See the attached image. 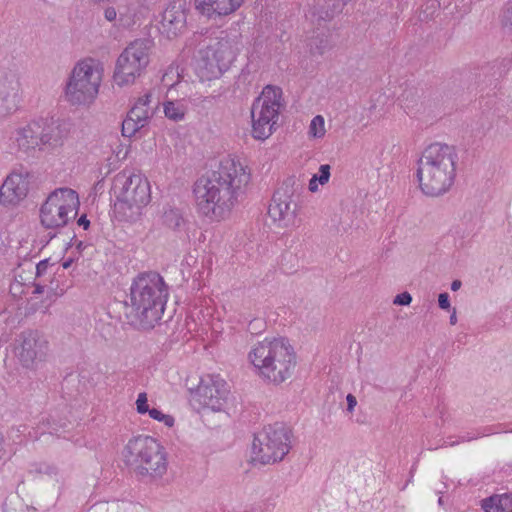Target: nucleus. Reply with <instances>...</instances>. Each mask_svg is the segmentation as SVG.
I'll return each mask as SVG.
<instances>
[{
    "mask_svg": "<svg viewBox=\"0 0 512 512\" xmlns=\"http://www.w3.org/2000/svg\"><path fill=\"white\" fill-rule=\"evenodd\" d=\"M37 472L40 474H46L48 476L57 475V468L47 463L39 464Z\"/></svg>",
    "mask_w": 512,
    "mask_h": 512,
    "instance_id": "obj_33",
    "label": "nucleus"
},
{
    "mask_svg": "<svg viewBox=\"0 0 512 512\" xmlns=\"http://www.w3.org/2000/svg\"><path fill=\"white\" fill-rule=\"evenodd\" d=\"M186 10L181 3L170 4L163 12L160 31L168 38H174L186 27Z\"/></svg>",
    "mask_w": 512,
    "mask_h": 512,
    "instance_id": "obj_19",
    "label": "nucleus"
},
{
    "mask_svg": "<svg viewBox=\"0 0 512 512\" xmlns=\"http://www.w3.org/2000/svg\"><path fill=\"white\" fill-rule=\"evenodd\" d=\"M104 16H105L106 20L112 22L116 19L117 12L114 7H107L104 11Z\"/></svg>",
    "mask_w": 512,
    "mask_h": 512,
    "instance_id": "obj_37",
    "label": "nucleus"
},
{
    "mask_svg": "<svg viewBox=\"0 0 512 512\" xmlns=\"http://www.w3.org/2000/svg\"><path fill=\"white\" fill-rule=\"evenodd\" d=\"M291 448L290 431L276 422L264 427L255 435L252 444L253 460L261 464H271L283 460Z\"/></svg>",
    "mask_w": 512,
    "mask_h": 512,
    "instance_id": "obj_12",
    "label": "nucleus"
},
{
    "mask_svg": "<svg viewBox=\"0 0 512 512\" xmlns=\"http://www.w3.org/2000/svg\"><path fill=\"white\" fill-rule=\"evenodd\" d=\"M6 455L5 449V438L3 433L0 431V460L3 459Z\"/></svg>",
    "mask_w": 512,
    "mask_h": 512,
    "instance_id": "obj_40",
    "label": "nucleus"
},
{
    "mask_svg": "<svg viewBox=\"0 0 512 512\" xmlns=\"http://www.w3.org/2000/svg\"><path fill=\"white\" fill-rule=\"evenodd\" d=\"M458 442H448V441H445L444 442V446L447 447V446H454L455 444H457Z\"/></svg>",
    "mask_w": 512,
    "mask_h": 512,
    "instance_id": "obj_46",
    "label": "nucleus"
},
{
    "mask_svg": "<svg viewBox=\"0 0 512 512\" xmlns=\"http://www.w3.org/2000/svg\"><path fill=\"white\" fill-rule=\"evenodd\" d=\"M461 285H462V282L460 280H454L452 283H451V290L452 291H457L461 288Z\"/></svg>",
    "mask_w": 512,
    "mask_h": 512,
    "instance_id": "obj_43",
    "label": "nucleus"
},
{
    "mask_svg": "<svg viewBox=\"0 0 512 512\" xmlns=\"http://www.w3.org/2000/svg\"><path fill=\"white\" fill-rule=\"evenodd\" d=\"M49 263H48V260H42L40 261L37 265H36V275L37 276H40L42 275L47 267H48Z\"/></svg>",
    "mask_w": 512,
    "mask_h": 512,
    "instance_id": "obj_39",
    "label": "nucleus"
},
{
    "mask_svg": "<svg viewBox=\"0 0 512 512\" xmlns=\"http://www.w3.org/2000/svg\"><path fill=\"white\" fill-rule=\"evenodd\" d=\"M61 144L60 129L52 121L39 118L17 126L9 136V148L20 156Z\"/></svg>",
    "mask_w": 512,
    "mask_h": 512,
    "instance_id": "obj_8",
    "label": "nucleus"
},
{
    "mask_svg": "<svg viewBox=\"0 0 512 512\" xmlns=\"http://www.w3.org/2000/svg\"><path fill=\"white\" fill-rule=\"evenodd\" d=\"M449 321H450L451 325H455L457 323V315H456L455 309L453 310L452 314L450 315Z\"/></svg>",
    "mask_w": 512,
    "mask_h": 512,
    "instance_id": "obj_44",
    "label": "nucleus"
},
{
    "mask_svg": "<svg viewBox=\"0 0 512 512\" xmlns=\"http://www.w3.org/2000/svg\"><path fill=\"white\" fill-rule=\"evenodd\" d=\"M251 180L250 170L240 160L222 159L216 170L207 172L194 185L199 211L212 220L224 219L243 198Z\"/></svg>",
    "mask_w": 512,
    "mask_h": 512,
    "instance_id": "obj_1",
    "label": "nucleus"
},
{
    "mask_svg": "<svg viewBox=\"0 0 512 512\" xmlns=\"http://www.w3.org/2000/svg\"><path fill=\"white\" fill-rule=\"evenodd\" d=\"M317 174L313 175V177L310 179L309 181V190L311 192H316L317 189H318V185H317Z\"/></svg>",
    "mask_w": 512,
    "mask_h": 512,
    "instance_id": "obj_41",
    "label": "nucleus"
},
{
    "mask_svg": "<svg viewBox=\"0 0 512 512\" xmlns=\"http://www.w3.org/2000/svg\"><path fill=\"white\" fill-rule=\"evenodd\" d=\"M122 455L126 465L138 476L160 478L167 471L165 449L153 437L138 435L131 438Z\"/></svg>",
    "mask_w": 512,
    "mask_h": 512,
    "instance_id": "obj_6",
    "label": "nucleus"
},
{
    "mask_svg": "<svg viewBox=\"0 0 512 512\" xmlns=\"http://www.w3.org/2000/svg\"><path fill=\"white\" fill-rule=\"evenodd\" d=\"M248 359L259 377L275 385L288 380L297 363L294 349L285 338H266L256 343Z\"/></svg>",
    "mask_w": 512,
    "mask_h": 512,
    "instance_id": "obj_4",
    "label": "nucleus"
},
{
    "mask_svg": "<svg viewBox=\"0 0 512 512\" xmlns=\"http://www.w3.org/2000/svg\"><path fill=\"white\" fill-rule=\"evenodd\" d=\"M282 90L266 86L251 107L252 136L257 140L269 138L275 131L279 116Z\"/></svg>",
    "mask_w": 512,
    "mask_h": 512,
    "instance_id": "obj_10",
    "label": "nucleus"
},
{
    "mask_svg": "<svg viewBox=\"0 0 512 512\" xmlns=\"http://www.w3.org/2000/svg\"><path fill=\"white\" fill-rule=\"evenodd\" d=\"M242 48L241 35L221 31L218 37L204 39L195 54V70L202 81L219 79Z\"/></svg>",
    "mask_w": 512,
    "mask_h": 512,
    "instance_id": "obj_5",
    "label": "nucleus"
},
{
    "mask_svg": "<svg viewBox=\"0 0 512 512\" xmlns=\"http://www.w3.org/2000/svg\"><path fill=\"white\" fill-rule=\"evenodd\" d=\"M330 178V166L328 164H323L319 168V175H317V180L321 185L326 184Z\"/></svg>",
    "mask_w": 512,
    "mask_h": 512,
    "instance_id": "obj_32",
    "label": "nucleus"
},
{
    "mask_svg": "<svg viewBox=\"0 0 512 512\" xmlns=\"http://www.w3.org/2000/svg\"><path fill=\"white\" fill-rule=\"evenodd\" d=\"M458 155L455 147L433 143L426 147L417 162L421 191L431 197L446 193L454 184Z\"/></svg>",
    "mask_w": 512,
    "mask_h": 512,
    "instance_id": "obj_3",
    "label": "nucleus"
},
{
    "mask_svg": "<svg viewBox=\"0 0 512 512\" xmlns=\"http://www.w3.org/2000/svg\"><path fill=\"white\" fill-rule=\"evenodd\" d=\"M165 116L173 121H180L186 114V106L180 101H167L164 103Z\"/></svg>",
    "mask_w": 512,
    "mask_h": 512,
    "instance_id": "obj_23",
    "label": "nucleus"
},
{
    "mask_svg": "<svg viewBox=\"0 0 512 512\" xmlns=\"http://www.w3.org/2000/svg\"><path fill=\"white\" fill-rule=\"evenodd\" d=\"M112 191L116 197L115 212L125 221L136 220L151 200L149 181L141 174L118 173L113 179Z\"/></svg>",
    "mask_w": 512,
    "mask_h": 512,
    "instance_id": "obj_7",
    "label": "nucleus"
},
{
    "mask_svg": "<svg viewBox=\"0 0 512 512\" xmlns=\"http://www.w3.org/2000/svg\"><path fill=\"white\" fill-rule=\"evenodd\" d=\"M82 246H83V242H82V241H80V242L77 244V248H78V249H81V248H82Z\"/></svg>",
    "mask_w": 512,
    "mask_h": 512,
    "instance_id": "obj_49",
    "label": "nucleus"
},
{
    "mask_svg": "<svg viewBox=\"0 0 512 512\" xmlns=\"http://www.w3.org/2000/svg\"><path fill=\"white\" fill-rule=\"evenodd\" d=\"M102 63L88 57L73 67L64 89L66 100L72 105H89L94 102L102 82Z\"/></svg>",
    "mask_w": 512,
    "mask_h": 512,
    "instance_id": "obj_9",
    "label": "nucleus"
},
{
    "mask_svg": "<svg viewBox=\"0 0 512 512\" xmlns=\"http://www.w3.org/2000/svg\"><path fill=\"white\" fill-rule=\"evenodd\" d=\"M464 222L469 229V232H475L480 228V219L477 215L469 214L464 216Z\"/></svg>",
    "mask_w": 512,
    "mask_h": 512,
    "instance_id": "obj_29",
    "label": "nucleus"
},
{
    "mask_svg": "<svg viewBox=\"0 0 512 512\" xmlns=\"http://www.w3.org/2000/svg\"><path fill=\"white\" fill-rule=\"evenodd\" d=\"M229 394L227 382L219 375L203 377L195 391L194 398L203 407L212 411H222Z\"/></svg>",
    "mask_w": 512,
    "mask_h": 512,
    "instance_id": "obj_16",
    "label": "nucleus"
},
{
    "mask_svg": "<svg viewBox=\"0 0 512 512\" xmlns=\"http://www.w3.org/2000/svg\"><path fill=\"white\" fill-rule=\"evenodd\" d=\"M301 189L300 181L295 176H290L275 191L268 214L282 227H288L294 223Z\"/></svg>",
    "mask_w": 512,
    "mask_h": 512,
    "instance_id": "obj_14",
    "label": "nucleus"
},
{
    "mask_svg": "<svg viewBox=\"0 0 512 512\" xmlns=\"http://www.w3.org/2000/svg\"><path fill=\"white\" fill-rule=\"evenodd\" d=\"M495 65H497L498 68L501 70V74L506 73L512 65V59L508 57L497 59L495 61Z\"/></svg>",
    "mask_w": 512,
    "mask_h": 512,
    "instance_id": "obj_35",
    "label": "nucleus"
},
{
    "mask_svg": "<svg viewBox=\"0 0 512 512\" xmlns=\"http://www.w3.org/2000/svg\"><path fill=\"white\" fill-rule=\"evenodd\" d=\"M412 301V296L408 292H403L398 294L395 298L393 303L396 305H409Z\"/></svg>",
    "mask_w": 512,
    "mask_h": 512,
    "instance_id": "obj_34",
    "label": "nucleus"
},
{
    "mask_svg": "<svg viewBox=\"0 0 512 512\" xmlns=\"http://www.w3.org/2000/svg\"><path fill=\"white\" fill-rule=\"evenodd\" d=\"M44 292V287L42 285H36L35 286V290H34V293L36 294H41Z\"/></svg>",
    "mask_w": 512,
    "mask_h": 512,
    "instance_id": "obj_45",
    "label": "nucleus"
},
{
    "mask_svg": "<svg viewBox=\"0 0 512 512\" xmlns=\"http://www.w3.org/2000/svg\"><path fill=\"white\" fill-rule=\"evenodd\" d=\"M153 41L148 38L131 42L117 59L114 81L119 86L134 83L149 64Z\"/></svg>",
    "mask_w": 512,
    "mask_h": 512,
    "instance_id": "obj_13",
    "label": "nucleus"
},
{
    "mask_svg": "<svg viewBox=\"0 0 512 512\" xmlns=\"http://www.w3.org/2000/svg\"><path fill=\"white\" fill-rule=\"evenodd\" d=\"M438 503H439V505H442V504H443V499H442V497H440V498H439Z\"/></svg>",
    "mask_w": 512,
    "mask_h": 512,
    "instance_id": "obj_50",
    "label": "nucleus"
},
{
    "mask_svg": "<svg viewBox=\"0 0 512 512\" xmlns=\"http://www.w3.org/2000/svg\"><path fill=\"white\" fill-rule=\"evenodd\" d=\"M168 298V288L156 272L138 275L131 287L129 300L125 302L128 323L140 330L153 329L159 324Z\"/></svg>",
    "mask_w": 512,
    "mask_h": 512,
    "instance_id": "obj_2",
    "label": "nucleus"
},
{
    "mask_svg": "<svg viewBox=\"0 0 512 512\" xmlns=\"http://www.w3.org/2000/svg\"><path fill=\"white\" fill-rule=\"evenodd\" d=\"M150 103V95L145 94L144 96L140 97L135 105L130 109L127 115L130 116V118H133L134 120L138 121L140 123V126H145L149 120L150 113L148 104Z\"/></svg>",
    "mask_w": 512,
    "mask_h": 512,
    "instance_id": "obj_22",
    "label": "nucleus"
},
{
    "mask_svg": "<svg viewBox=\"0 0 512 512\" xmlns=\"http://www.w3.org/2000/svg\"><path fill=\"white\" fill-rule=\"evenodd\" d=\"M144 126H140V123L138 121L134 120L133 118H130L129 115L123 120L122 122V135L124 137H132L135 135L136 132H138L141 128Z\"/></svg>",
    "mask_w": 512,
    "mask_h": 512,
    "instance_id": "obj_26",
    "label": "nucleus"
},
{
    "mask_svg": "<svg viewBox=\"0 0 512 512\" xmlns=\"http://www.w3.org/2000/svg\"><path fill=\"white\" fill-rule=\"evenodd\" d=\"M147 413L152 419L163 422L167 427L174 425V418L171 415L164 414L156 408L149 409Z\"/></svg>",
    "mask_w": 512,
    "mask_h": 512,
    "instance_id": "obj_27",
    "label": "nucleus"
},
{
    "mask_svg": "<svg viewBox=\"0 0 512 512\" xmlns=\"http://www.w3.org/2000/svg\"><path fill=\"white\" fill-rule=\"evenodd\" d=\"M347 400V411L352 412L357 404L356 397L352 394H348L346 397Z\"/></svg>",
    "mask_w": 512,
    "mask_h": 512,
    "instance_id": "obj_38",
    "label": "nucleus"
},
{
    "mask_svg": "<svg viewBox=\"0 0 512 512\" xmlns=\"http://www.w3.org/2000/svg\"><path fill=\"white\" fill-rule=\"evenodd\" d=\"M20 81L16 71L0 69V118H3L18 107Z\"/></svg>",
    "mask_w": 512,
    "mask_h": 512,
    "instance_id": "obj_18",
    "label": "nucleus"
},
{
    "mask_svg": "<svg viewBox=\"0 0 512 512\" xmlns=\"http://www.w3.org/2000/svg\"><path fill=\"white\" fill-rule=\"evenodd\" d=\"M162 222L168 228L176 230L182 226L184 219L178 209L169 208L164 211Z\"/></svg>",
    "mask_w": 512,
    "mask_h": 512,
    "instance_id": "obj_24",
    "label": "nucleus"
},
{
    "mask_svg": "<svg viewBox=\"0 0 512 512\" xmlns=\"http://www.w3.org/2000/svg\"><path fill=\"white\" fill-rule=\"evenodd\" d=\"M200 14L210 19L227 16L238 10L246 0H194Z\"/></svg>",
    "mask_w": 512,
    "mask_h": 512,
    "instance_id": "obj_20",
    "label": "nucleus"
},
{
    "mask_svg": "<svg viewBox=\"0 0 512 512\" xmlns=\"http://www.w3.org/2000/svg\"><path fill=\"white\" fill-rule=\"evenodd\" d=\"M80 206L77 192L68 187L52 191L40 208V221L46 229L57 230L74 219Z\"/></svg>",
    "mask_w": 512,
    "mask_h": 512,
    "instance_id": "obj_11",
    "label": "nucleus"
},
{
    "mask_svg": "<svg viewBox=\"0 0 512 512\" xmlns=\"http://www.w3.org/2000/svg\"><path fill=\"white\" fill-rule=\"evenodd\" d=\"M70 264H71V261L64 262L63 267L68 268L70 266Z\"/></svg>",
    "mask_w": 512,
    "mask_h": 512,
    "instance_id": "obj_48",
    "label": "nucleus"
},
{
    "mask_svg": "<svg viewBox=\"0 0 512 512\" xmlns=\"http://www.w3.org/2000/svg\"><path fill=\"white\" fill-rule=\"evenodd\" d=\"M485 512H512V493L493 495L482 501Z\"/></svg>",
    "mask_w": 512,
    "mask_h": 512,
    "instance_id": "obj_21",
    "label": "nucleus"
},
{
    "mask_svg": "<svg viewBox=\"0 0 512 512\" xmlns=\"http://www.w3.org/2000/svg\"><path fill=\"white\" fill-rule=\"evenodd\" d=\"M472 439H473L472 437H465V436H463V437H461V442L470 441Z\"/></svg>",
    "mask_w": 512,
    "mask_h": 512,
    "instance_id": "obj_47",
    "label": "nucleus"
},
{
    "mask_svg": "<svg viewBox=\"0 0 512 512\" xmlns=\"http://www.w3.org/2000/svg\"><path fill=\"white\" fill-rule=\"evenodd\" d=\"M325 122L321 115L315 116L309 126V134L314 138H321L325 135Z\"/></svg>",
    "mask_w": 512,
    "mask_h": 512,
    "instance_id": "obj_25",
    "label": "nucleus"
},
{
    "mask_svg": "<svg viewBox=\"0 0 512 512\" xmlns=\"http://www.w3.org/2000/svg\"><path fill=\"white\" fill-rule=\"evenodd\" d=\"M136 409L139 414H145L149 411L150 408L148 405L147 394L145 392L138 395L136 400Z\"/></svg>",
    "mask_w": 512,
    "mask_h": 512,
    "instance_id": "obj_28",
    "label": "nucleus"
},
{
    "mask_svg": "<svg viewBox=\"0 0 512 512\" xmlns=\"http://www.w3.org/2000/svg\"><path fill=\"white\" fill-rule=\"evenodd\" d=\"M31 177V173L23 167L13 170L0 187V202L15 205L23 200L28 194Z\"/></svg>",
    "mask_w": 512,
    "mask_h": 512,
    "instance_id": "obj_17",
    "label": "nucleus"
},
{
    "mask_svg": "<svg viewBox=\"0 0 512 512\" xmlns=\"http://www.w3.org/2000/svg\"><path fill=\"white\" fill-rule=\"evenodd\" d=\"M77 224L79 226H82L85 230L88 229V227L90 226V221L87 219L86 215H82L78 221H77Z\"/></svg>",
    "mask_w": 512,
    "mask_h": 512,
    "instance_id": "obj_42",
    "label": "nucleus"
},
{
    "mask_svg": "<svg viewBox=\"0 0 512 512\" xmlns=\"http://www.w3.org/2000/svg\"><path fill=\"white\" fill-rule=\"evenodd\" d=\"M438 304L439 307L443 310H447L450 308V301L448 293H440L438 296Z\"/></svg>",
    "mask_w": 512,
    "mask_h": 512,
    "instance_id": "obj_36",
    "label": "nucleus"
},
{
    "mask_svg": "<svg viewBox=\"0 0 512 512\" xmlns=\"http://www.w3.org/2000/svg\"><path fill=\"white\" fill-rule=\"evenodd\" d=\"M326 43L323 39H315L310 44V51L312 54L322 55L325 52Z\"/></svg>",
    "mask_w": 512,
    "mask_h": 512,
    "instance_id": "obj_31",
    "label": "nucleus"
},
{
    "mask_svg": "<svg viewBox=\"0 0 512 512\" xmlns=\"http://www.w3.org/2000/svg\"><path fill=\"white\" fill-rule=\"evenodd\" d=\"M49 342L38 330L23 331L14 348L19 365L28 371H36L47 359Z\"/></svg>",
    "mask_w": 512,
    "mask_h": 512,
    "instance_id": "obj_15",
    "label": "nucleus"
},
{
    "mask_svg": "<svg viewBox=\"0 0 512 512\" xmlns=\"http://www.w3.org/2000/svg\"><path fill=\"white\" fill-rule=\"evenodd\" d=\"M502 24L512 30V0H509L502 15Z\"/></svg>",
    "mask_w": 512,
    "mask_h": 512,
    "instance_id": "obj_30",
    "label": "nucleus"
}]
</instances>
